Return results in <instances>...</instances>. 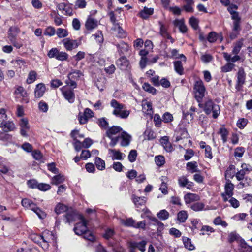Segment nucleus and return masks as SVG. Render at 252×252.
Segmentation results:
<instances>
[{
  "label": "nucleus",
  "instance_id": "nucleus-1",
  "mask_svg": "<svg viewBox=\"0 0 252 252\" xmlns=\"http://www.w3.org/2000/svg\"><path fill=\"white\" fill-rule=\"evenodd\" d=\"M203 110L207 115H209L212 112V117L214 119L217 118L220 113L219 105L214 103L210 99H208L205 102Z\"/></svg>",
  "mask_w": 252,
  "mask_h": 252
},
{
  "label": "nucleus",
  "instance_id": "nucleus-2",
  "mask_svg": "<svg viewBox=\"0 0 252 252\" xmlns=\"http://www.w3.org/2000/svg\"><path fill=\"white\" fill-rule=\"evenodd\" d=\"M193 89L194 90V95L196 100L198 102H201L205 95V92L206 91L203 81L201 80L195 81Z\"/></svg>",
  "mask_w": 252,
  "mask_h": 252
},
{
  "label": "nucleus",
  "instance_id": "nucleus-3",
  "mask_svg": "<svg viewBox=\"0 0 252 252\" xmlns=\"http://www.w3.org/2000/svg\"><path fill=\"white\" fill-rule=\"evenodd\" d=\"M77 217L81 221L75 224L73 230L76 235H81L88 229L87 225L88 223V220L85 219L82 215H78Z\"/></svg>",
  "mask_w": 252,
  "mask_h": 252
},
{
  "label": "nucleus",
  "instance_id": "nucleus-4",
  "mask_svg": "<svg viewBox=\"0 0 252 252\" xmlns=\"http://www.w3.org/2000/svg\"><path fill=\"white\" fill-rule=\"evenodd\" d=\"M132 199L134 203L137 210L138 212H145L147 209L145 203L146 202V198L145 197H138L135 195H132Z\"/></svg>",
  "mask_w": 252,
  "mask_h": 252
},
{
  "label": "nucleus",
  "instance_id": "nucleus-5",
  "mask_svg": "<svg viewBox=\"0 0 252 252\" xmlns=\"http://www.w3.org/2000/svg\"><path fill=\"white\" fill-rule=\"evenodd\" d=\"M246 76V74L244 68L242 67L239 68L237 73V82L235 85V89L238 91L242 90L243 85L245 83Z\"/></svg>",
  "mask_w": 252,
  "mask_h": 252
},
{
  "label": "nucleus",
  "instance_id": "nucleus-6",
  "mask_svg": "<svg viewBox=\"0 0 252 252\" xmlns=\"http://www.w3.org/2000/svg\"><path fill=\"white\" fill-rule=\"evenodd\" d=\"M117 67L122 71L129 70L131 68L130 63L125 56L119 58L116 62Z\"/></svg>",
  "mask_w": 252,
  "mask_h": 252
},
{
  "label": "nucleus",
  "instance_id": "nucleus-7",
  "mask_svg": "<svg viewBox=\"0 0 252 252\" xmlns=\"http://www.w3.org/2000/svg\"><path fill=\"white\" fill-rule=\"evenodd\" d=\"M62 42L64 45V48L67 51H71L72 50L76 48L79 46V44L76 40L70 39L67 38L63 39Z\"/></svg>",
  "mask_w": 252,
  "mask_h": 252
},
{
  "label": "nucleus",
  "instance_id": "nucleus-8",
  "mask_svg": "<svg viewBox=\"0 0 252 252\" xmlns=\"http://www.w3.org/2000/svg\"><path fill=\"white\" fill-rule=\"evenodd\" d=\"M234 189V184L231 183L229 179H226V183L224 186L225 191L224 193H226L228 197H231L233 195Z\"/></svg>",
  "mask_w": 252,
  "mask_h": 252
},
{
  "label": "nucleus",
  "instance_id": "nucleus-9",
  "mask_svg": "<svg viewBox=\"0 0 252 252\" xmlns=\"http://www.w3.org/2000/svg\"><path fill=\"white\" fill-rule=\"evenodd\" d=\"M147 244V241L145 240H142L139 242H130L129 243V247L133 248H137L139 250L142 252H144L146 250L145 247Z\"/></svg>",
  "mask_w": 252,
  "mask_h": 252
},
{
  "label": "nucleus",
  "instance_id": "nucleus-10",
  "mask_svg": "<svg viewBox=\"0 0 252 252\" xmlns=\"http://www.w3.org/2000/svg\"><path fill=\"white\" fill-rule=\"evenodd\" d=\"M0 127L2 128L5 132L13 131L15 128V125L12 121H6V120L2 121Z\"/></svg>",
  "mask_w": 252,
  "mask_h": 252
},
{
  "label": "nucleus",
  "instance_id": "nucleus-11",
  "mask_svg": "<svg viewBox=\"0 0 252 252\" xmlns=\"http://www.w3.org/2000/svg\"><path fill=\"white\" fill-rule=\"evenodd\" d=\"M121 138L122 141L121 142V146L122 147L128 146L131 140V136L126 131L121 133Z\"/></svg>",
  "mask_w": 252,
  "mask_h": 252
},
{
  "label": "nucleus",
  "instance_id": "nucleus-12",
  "mask_svg": "<svg viewBox=\"0 0 252 252\" xmlns=\"http://www.w3.org/2000/svg\"><path fill=\"white\" fill-rule=\"evenodd\" d=\"M239 247V252H252V247L248 245L242 238L240 240Z\"/></svg>",
  "mask_w": 252,
  "mask_h": 252
},
{
  "label": "nucleus",
  "instance_id": "nucleus-13",
  "mask_svg": "<svg viewBox=\"0 0 252 252\" xmlns=\"http://www.w3.org/2000/svg\"><path fill=\"white\" fill-rule=\"evenodd\" d=\"M46 90V87L43 83H39L36 86L34 91L35 97L40 98L42 97Z\"/></svg>",
  "mask_w": 252,
  "mask_h": 252
},
{
  "label": "nucleus",
  "instance_id": "nucleus-14",
  "mask_svg": "<svg viewBox=\"0 0 252 252\" xmlns=\"http://www.w3.org/2000/svg\"><path fill=\"white\" fill-rule=\"evenodd\" d=\"M173 23L175 27H178L181 32L185 33L187 32V27L185 24L184 19H175Z\"/></svg>",
  "mask_w": 252,
  "mask_h": 252
},
{
  "label": "nucleus",
  "instance_id": "nucleus-15",
  "mask_svg": "<svg viewBox=\"0 0 252 252\" xmlns=\"http://www.w3.org/2000/svg\"><path fill=\"white\" fill-rule=\"evenodd\" d=\"M63 94L66 100L72 103L75 101V94L73 90L69 89L63 91Z\"/></svg>",
  "mask_w": 252,
  "mask_h": 252
},
{
  "label": "nucleus",
  "instance_id": "nucleus-16",
  "mask_svg": "<svg viewBox=\"0 0 252 252\" xmlns=\"http://www.w3.org/2000/svg\"><path fill=\"white\" fill-rule=\"evenodd\" d=\"M184 199L186 204H189L192 202L197 201L199 200L200 197L196 194L188 193L184 196Z\"/></svg>",
  "mask_w": 252,
  "mask_h": 252
},
{
  "label": "nucleus",
  "instance_id": "nucleus-17",
  "mask_svg": "<svg viewBox=\"0 0 252 252\" xmlns=\"http://www.w3.org/2000/svg\"><path fill=\"white\" fill-rule=\"evenodd\" d=\"M185 4L183 6L182 9L188 13H192L194 11L193 5L194 1L193 0H183Z\"/></svg>",
  "mask_w": 252,
  "mask_h": 252
},
{
  "label": "nucleus",
  "instance_id": "nucleus-18",
  "mask_svg": "<svg viewBox=\"0 0 252 252\" xmlns=\"http://www.w3.org/2000/svg\"><path fill=\"white\" fill-rule=\"evenodd\" d=\"M122 130V128L118 126H113L107 130L106 132V136L108 138H111L113 135H115Z\"/></svg>",
  "mask_w": 252,
  "mask_h": 252
},
{
  "label": "nucleus",
  "instance_id": "nucleus-19",
  "mask_svg": "<svg viewBox=\"0 0 252 252\" xmlns=\"http://www.w3.org/2000/svg\"><path fill=\"white\" fill-rule=\"evenodd\" d=\"M154 12L153 8H148L144 7L143 10H141L138 14V15L141 18L146 19L149 18V16L152 15Z\"/></svg>",
  "mask_w": 252,
  "mask_h": 252
},
{
  "label": "nucleus",
  "instance_id": "nucleus-20",
  "mask_svg": "<svg viewBox=\"0 0 252 252\" xmlns=\"http://www.w3.org/2000/svg\"><path fill=\"white\" fill-rule=\"evenodd\" d=\"M97 26V21L94 19L88 18L85 23V27L88 30H92Z\"/></svg>",
  "mask_w": 252,
  "mask_h": 252
},
{
  "label": "nucleus",
  "instance_id": "nucleus-21",
  "mask_svg": "<svg viewBox=\"0 0 252 252\" xmlns=\"http://www.w3.org/2000/svg\"><path fill=\"white\" fill-rule=\"evenodd\" d=\"M161 143L167 152H171L173 150L172 146L167 136L163 137L161 139Z\"/></svg>",
  "mask_w": 252,
  "mask_h": 252
},
{
  "label": "nucleus",
  "instance_id": "nucleus-22",
  "mask_svg": "<svg viewBox=\"0 0 252 252\" xmlns=\"http://www.w3.org/2000/svg\"><path fill=\"white\" fill-rule=\"evenodd\" d=\"M57 7L60 10L65 11L66 15L71 16L72 15V9L68 5L64 3H61L58 4Z\"/></svg>",
  "mask_w": 252,
  "mask_h": 252
},
{
  "label": "nucleus",
  "instance_id": "nucleus-23",
  "mask_svg": "<svg viewBox=\"0 0 252 252\" xmlns=\"http://www.w3.org/2000/svg\"><path fill=\"white\" fill-rule=\"evenodd\" d=\"M77 215L73 211H68L66 212L65 217L66 219V223H71L75 220V219Z\"/></svg>",
  "mask_w": 252,
  "mask_h": 252
},
{
  "label": "nucleus",
  "instance_id": "nucleus-24",
  "mask_svg": "<svg viewBox=\"0 0 252 252\" xmlns=\"http://www.w3.org/2000/svg\"><path fill=\"white\" fill-rule=\"evenodd\" d=\"M235 18H232L233 22V29L232 30L234 32H240L241 30V18L240 16L235 17Z\"/></svg>",
  "mask_w": 252,
  "mask_h": 252
},
{
  "label": "nucleus",
  "instance_id": "nucleus-25",
  "mask_svg": "<svg viewBox=\"0 0 252 252\" xmlns=\"http://www.w3.org/2000/svg\"><path fill=\"white\" fill-rule=\"evenodd\" d=\"M174 69L176 73L181 75L184 74V68L181 61H176L173 62Z\"/></svg>",
  "mask_w": 252,
  "mask_h": 252
},
{
  "label": "nucleus",
  "instance_id": "nucleus-26",
  "mask_svg": "<svg viewBox=\"0 0 252 252\" xmlns=\"http://www.w3.org/2000/svg\"><path fill=\"white\" fill-rule=\"evenodd\" d=\"M235 166L233 165H230L226 170V171L225 172V180H226V179H228L227 178L232 179L235 174Z\"/></svg>",
  "mask_w": 252,
  "mask_h": 252
},
{
  "label": "nucleus",
  "instance_id": "nucleus-27",
  "mask_svg": "<svg viewBox=\"0 0 252 252\" xmlns=\"http://www.w3.org/2000/svg\"><path fill=\"white\" fill-rule=\"evenodd\" d=\"M238 8L237 5L234 4H231L228 5L227 10L231 15V19L235 18V17L239 16V13L233 9L237 10Z\"/></svg>",
  "mask_w": 252,
  "mask_h": 252
},
{
  "label": "nucleus",
  "instance_id": "nucleus-28",
  "mask_svg": "<svg viewBox=\"0 0 252 252\" xmlns=\"http://www.w3.org/2000/svg\"><path fill=\"white\" fill-rule=\"evenodd\" d=\"M19 32V29L15 26L11 27L8 32V38L9 39L15 38Z\"/></svg>",
  "mask_w": 252,
  "mask_h": 252
},
{
  "label": "nucleus",
  "instance_id": "nucleus-29",
  "mask_svg": "<svg viewBox=\"0 0 252 252\" xmlns=\"http://www.w3.org/2000/svg\"><path fill=\"white\" fill-rule=\"evenodd\" d=\"M142 88L145 91L153 95L156 94L157 93V90L148 83H144L142 85Z\"/></svg>",
  "mask_w": 252,
  "mask_h": 252
},
{
  "label": "nucleus",
  "instance_id": "nucleus-30",
  "mask_svg": "<svg viewBox=\"0 0 252 252\" xmlns=\"http://www.w3.org/2000/svg\"><path fill=\"white\" fill-rule=\"evenodd\" d=\"M64 181V176L59 174L53 177L51 180V184L58 185Z\"/></svg>",
  "mask_w": 252,
  "mask_h": 252
},
{
  "label": "nucleus",
  "instance_id": "nucleus-31",
  "mask_svg": "<svg viewBox=\"0 0 252 252\" xmlns=\"http://www.w3.org/2000/svg\"><path fill=\"white\" fill-rule=\"evenodd\" d=\"M183 241L185 247L189 250L191 251L195 249L194 246L192 244L191 240L190 238L187 237H183Z\"/></svg>",
  "mask_w": 252,
  "mask_h": 252
},
{
  "label": "nucleus",
  "instance_id": "nucleus-32",
  "mask_svg": "<svg viewBox=\"0 0 252 252\" xmlns=\"http://www.w3.org/2000/svg\"><path fill=\"white\" fill-rule=\"evenodd\" d=\"M218 133L221 135L223 143H225L227 140V136L229 134L227 129L225 127H221L219 129Z\"/></svg>",
  "mask_w": 252,
  "mask_h": 252
},
{
  "label": "nucleus",
  "instance_id": "nucleus-33",
  "mask_svg": "<svg viewBox=\"0 0 252 252\" xmlns=\"http://www.w3.org/2000/svg\"><path fill=\"white\" fill-rule=\"evenodd\" d=\"M188 217V213L185 210L180 211L177 214L178 220L181 223L185 222L187 219Z\"/></svg>",
  "mask_w": 252,
  "mask_h": 252
},
{
  "label": "nucleus",
  "instance_id": "nucleus-34",
  "mask_svg": "<svg viewBox=\"0 0 252 252\" xmlns=\"http://www.w3.org/2000/svg\"><path fill=\"white\" fill-rule=\"evenodd\" d=\"M197 163L196 161L189 162L187 163V169L192 173L197 172Z\"/></svg>",
  "mask_w": 252,
  "mask_h": 252
},
{
  "label": "nucleus",
  "instance_id": "nucleus-35",
  "mask_svg": "<svg viewBox=\"0 0 252 252\" xmlns=\"http://www.w3.org/2000/svg\"><path fill=\"white\" fill-rule=\"evenodd\" d=\"M95 164L98 170H103L105 168V161L99 157H96Z\"/></svg>",
  "mask_w": 252,
  "mask_h": 252
},
{
  "label": "nucleus",
  "instance_id": "nucleus-36",
  "mask_svg": "<svg viewBox=\"0 0 252 252\" xmlns=\"http://www.w3.org/2000/svg\"><path fill=\"white\" fill-rule=\"evenodd\" d=\"M112 30L117 32L118 36L120 38L125 37L126 35L125 31L120 26L119 24H118V25H117L116 26H114L112 28Z\"/></svg>",
  "mask_w": 252,
  "mask_h": 252
},
{
  "label": "nucleus",
  "instance_id": "nucleus-37",
  "mask_svg": "<svg viewBox=\"0 0 252 252\" xmlns=\"http://www.w3.org/2000/svg\"><path fill=\"white\" fill-rule=\"evenodd\" d=\"M109 151L113 154V157H112V159H116V160H122L123 158V153H122L119 151H116L115 149H109Z\"/></svg>",
  "mask_w": 252,
  "mask_h": 252
},
{
  "label": "nucleus",
  "instance_id": "nucleus-38",
  "mask_svg": "<svg viewBox=\"0 0 252 252\" xmlns=\"http://www.w3.org/2000/svg\"><path fill=\"white\" fill-rule=\"evenodd\" d=\"M157 216L161 220H166L169 218V213L167 211L163 209L158 213Z\"/></svg>",
  "mask_w": 252,
  "mask_h": 252
},
{
  "label": "nucleus",
  "instance_id": "nucleus-39",
  "mask_svg": "<svg viewBox=\"0 0 252 252\" xmlns=\"http://www.w3.org/2000/svg\"><path fill=\"white\" fill-rule=\"evenodd\" d=\"M205 207V205L204 203L200 202H197L192 204L190 206V208L196 212L200 211L202 210Z\"/></svg>",
  "mask_w": 252,
  "mask_h": 252
},
{
  "label": "nucleus",
  "instance_id": "nucleus-40",
  "mask_svg": "<svg viewBox=\"0 0 252 252\" xmlns=\"http://www.w3.org/2000/svg\"><path fill=\"white\" fill-rule=\"evenodd\" d=\"M240 238V236L235 231L230 233L228 236V241L229 243H232L237 241Z\"/></svg>",
  "mask_w": 252,
  "mask_h": 252
},
{
  "label": "nucleus",
  "instance_id": "nucleus-41",
  "mask_svg": "<svg viewBox=\"0 0 252 252\" xmlns=\"http://www.w3.org/2000/svg\"><path fill=\"white\" fill-rule=\"evenodd\" d=\"M243 45V43L242 40L237 41L234 45L232 50V54L237 55L239 53Z\"/></svg>",
  "mask_w": 252,
  "mask_h": 252
},
{
  "label": "nucleus",
  "instance_id": "nucleus-42",
  "mask_svg": "<svg viewBox=\"0 0 252 252\" xmlns=\"http://www.w3.org/2000/svg\"><path fill=\"white\" fill-rule=\"evenodd\" d=\"M67 210V207L62 203H59L55 209V211L57 214H60Z\"/></svg>",
  "mask_w": 252,
  "mask_h": 252
},
{
  "label": "nucleus",
  "instance_id": "nucleus-43",
  "mask_svg": "<svg viewBox=\"0 0 252 252\" xmlns=\"http://www.w3.org/2000/svg\"><path fill=\"white\" fill-rule=\"evenodd\" d=\"M36 75L37 74L35 71H31L26 80L27 83L29 84L33 83L36 79Z\"/></svg>",
  "mask_w": 252,
  "mask_h": 252
},
{
  "label": "nucleus",
  "instance_id": "nucleus-44",
  "mask_svg": "<svg viewBox=\"0 0 252 252\" xmlns=\"http://www.w3.org/2000/svg\"><path fill=\"white\" fill-rule=\"evenodd\" d=\"M56 34L58 37L60 38L65 37L68 35V32L66 30L60 28L57 29Z\"/></svg>",
  "mask_w": 252,
  "mask_h": 252
},
{
  "label": "nucleus",
  "instance_id": "nucleus-45",
  "mask_svg": "<svg viewBox=\"0 0 252 252\" xmlns=\"http://www.w3.org/2000/svg\"><path fill=\"white\" fill-rule=\"evenodd\" d=\"M68 58V55L67 53L59 50L56 59L59 61H64L67 60Z\"/></svg>",
  "mask_w": 252,
  "mask_h": 252
},
{
  "label": "nucleus",
  "instance_id": "nucleus-46",
  "mask_svg": "<svg viewBox=\"0 0 252 252\" xmlns=\"http://www.w3.org/2000/svg\"><path fill=\"white\" fill-rule=\"evenodd\" d=\"M218 39V34L215 32H211L209 33L207 39L210 43H214Z\"/></svg>",
  "mask_w": 252,
  "mask_h": 252
},
{
  "label": "nucleus",
  "instance_id": "nucleus-47",
  "mask_svg": "<svg viewBox=\"0 0 252 252\" xmlns=\"http://www.w3.org/2000/svg\"><path fill=\"white\" fill-rule=\"evenodd\" d=\"M155 161L156 164L158 166L163 165L165 162L164 156L161 155L156 156L155 158Z\"/></svg>",
  "mask_w": 252,
  "mask_h": 252
},
{
  "label": "nucleus",
  "instance_id": "nucleus-48",
  "mask_svg": "<svg viewBox=\"0 0 252 252\" xmlns=\"http://www.w3.org/2000/svg\"><path fill=\"white\" fill-rule=\"evenodd\" d=\"M97 124L100 127L105 129H106L108 127V122L104 117L99 119Z\"/></svg>",
  "mask_w": 252,
  "mask_h": 252
},
{
  "label": "nucleus",
  "instance_id": "nucleus-49",
  "mask_svg": "<svg viewBox=\"0 0 252 252\" xmlns=\"http://www.w3.org/2000/svg\"><path fill=\"white\" fill-rule=\"evenodd\" d=\"M78 119L80 125L86 124L88 121V118L83 113L80 112L78 116Z\"/></svg>",
  "mask_w": 252,
  "mask_h": 252
},
{
  "label": "nucleus",
  "instance_id": "nucleus-50",
  "mask_svg": "<svg viewBox=\"0 0 252 252\" xmlns=\"http://www.w3.org/2000/svg\"><path fill=\"white\" fill-rule=\"evenodd\" d=\"M235 64L232 63H227L225 65L223 66L221 68V72H227L231 71L234 68Z\"/></svg>",
  "mask_w": 252,
  "mask_h": 252
},
{
  "label": "nucleus",
  "instance_id": "nucleus-51",
  "mask_svg": "<svg viewBox=\"0 0 252 252\" xmlns=\"http://www.w3.org/2000/svg\"><path fill=\"white\" fill-rule=\"evenodd\" d=\"M153 121L155 123V125L157 127H159L161 126L162 119H161L159 114H155L154 115Z\"/></svg>",
  "mask_w": 252,
  "mask_h": 252
},
{
  "label": "nucleus",
  "instance_id": "nucleus-52",
  "mask_svg": "<svg viewBox=\"0 0 252 252\" xmlns=\"http://www.w3.org/2000/svg\"><path fill=\"white\" fill-rule=\"evenodd\" d=\"M137 156V151L135 150H131L128 156V158L130 162H133L136 160Z\"/></svg>",
  "mask_w": 252,
  "mask_h": 252
},
{
  "label": "nucleus",
  "instance_id": "nucleus-53",
  "mask_svg": "<svg viewBox=\"0 0 252 252\" xmlns=\"http://www.w3.org/2000/svg\"><path fill=\"white\" fill-rule=\"evenodd\" d=\"M115 234L114 230L111 228H107L105 232V233L103 234V237L108 240L110 238H111Z\"/></svg>",
  "mask_w": 252,
  "mask_h": 252
},
{
  "label": "nucleus",
  "instance_id": "nucleus-54",
  "mask_svg": "<svg viewBox=\"0 0 252 252\" xmlns=\"http://www.w3.org/2000/svg\"><path fill=\"white\" fill-rule=\"evenodd\" d=\"M83 235V237L85 239H87L90 241L94 242L95 240L94 236L88 229Z\"/></svg>",
  "mask_w": 252,
  "mask_h": 252
},
{
  "label": "nucleus",
  "instance_id": "nucleus-55",
  "mask_svg": "<svg viewBox=\"0 0 252 252\" xmlns=\"http://www.w3.org/2000/svg\"><path fill=\"white\" fill-rule=\"evenodd\" d=\"M173 120V117L172 115L169 112L165 113L162 116V121L165 123L171 122Z\"/></svg>",
  "mask_w": 252,
  "mask_h": 252
},
{
  "label": "nucleus",
  "instance_id": "nucleus-56",
  "mask_svg": "<svg viewBox=\"0 0 252 252\" xmlns=\"http://www.w3.org/2000/svg\"><path fill=\"white\" fill-rule=\"evenodd\" d=\"M55 32L56 31L55 28L53 27L49 26L45 29L44 34L45 35L52 36L55 34Z\"/></svg>",
  "mask_w": 252,
  "mask_h": 252
},
{
  "label": "nucleus",
  "instance_id": "nucleus-57",
  "mask_svg": "<svg viewBox=\"0 0 252 252\" xmlns=\"http://www.w3.org/2000/svg\"><path fill=\"white\" fill-rule=\"evenodd\" d=\"M51 187L49 184L45 183H38L37 189L43 191H45L49 190Z\"/></svg>",
  "mask_w": 252,
  "mask_h": 252
},
{
  "label": "nucleus",
  "instance_id": "nucleus-58",
  "mask_svg": "<svg viewBox=\"0 0 252 252\" xmlns=\"http://www.w3.org/2000/svg\"><path fill=\"white\" fill-rule=\"evenodd\" d=\"M21 148L26 152L30 153L32 151L33 147L32 144L25 142L21 145Z\"/></svg>",
  "mask_w": 252,
  "mask_h": 252
},
{
  "label": "nucleus",
  "instance_id": "nucleus-59",
  "mask_svg": "<svg viewBox=\"0 0 252 252\" xmlns=\"http://www.w3.org/2000/svg\"><path fill=\"white\" fill-rule=\"evenodd\" d=\"M32 156L33 158L37 160H40L42 158L43 155L40 152V151L38 150H35L32 151Z\"/></svg>",
  "mask_w": 252,
  "mask_h": 252
},
{
  "label": "nucleus",
  "instance_id": "nucleus-60",
  "mask_svg": "<svg viewBox=\"0 0 252 252\" xmlns=\"http://www.w3.org/2000/svg\"><path fill=\"white\" fill-rule=\"evenodd\" d=\"M27 185L31 189H37L38 182L35 179H31L27 181Z\"/></svg>",
  "mask_w": 252,
  "mask_h": 252
},
{
  "label": "nucleus",
  "instance_id": "nucleus-61",
  "mask_svg": "<svg viewBox=\"0 0 252 252\" xmlns=\"http://www.w3.org/2000/svg\"><path fill=\"white\" fill-rule=\"evenodd\" d=\"M158 24L160 26V33L163 36H165L166 34H168L167 29L162 22L158 21Z\"/></svg>",
  "mask_w": 252,
  "mask_h": 252
},
{
  "label": "nucleus",
  "instance_id": "nucleus-62",
  "mask_svg": "<svg viewBox=\"0 0 252 252\" xmlns=\"http://www.w3.org/2000/svg\"><path fill=\"white\" fill-rule=\"evenodd\" d=\"M135 222V221L132 218H129L124 220L123 223L126 226L134 227Z\"/></svg>",
  "mask_w": 252,
  "mask_h": 252
},
{
  "label": "nucleus",
  "instance_id": "nucleus-63",
  "mask_svg": "<svg viewBox=\"0 0 252 252\" xmlns=\"http://www.w3.org/2000/svg\"><path fill=\"white\" fill-rule=\"evenodd\" d=\"M111 105L115 108V109L122 110L124 108V105L119 103L116 100L112 99L111 101Z\"/></svg>",
  "mask_w": 252,
  "mask_h": 252
},
{
  "label": "nucleus",
  "instance_id": "nucleus-64",
  "mask_svg": "<svg viewBox=\"0 0 252 252\" xmlns=\"http://www.w3.org/2000/svg\"><path fill=\"white\" fill-rule=\"evenodd\" d=\"M178 184L181 187H186L188 184V179L185 176H182L179 178Z\"/></svg>",
  "mask_w": 252,
  "mask_h": 252
}]
</instances>
